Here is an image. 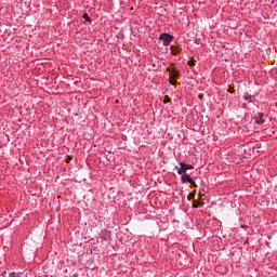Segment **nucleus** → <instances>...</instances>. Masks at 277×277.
Listing matches in <instances>:
<instances>
[{
	"mask_svg": "<svg viewBox=\"0 0 277 277\" xmlns=\"http://www.w3.org/2000/svg\"><path fill=\"white\" fill-rule=\"evenodd\" d=\"M188 66H192V67H194V66H196V60H194V57H192V60L190 61H188Z\"/></svg>",
	"mask_w": 277,
	"mask_h": 277,
	"instance_id": "nucleus-10",
	"label": "nucleus"
},
{
	"mask_svg": "<svg viewBox=\"0 0 277 277\" xmlns=\"http://www.w3.org/2000/svg\"><path fill=\"white\" fill-rule=\"evenodd\" d=\"M170 78H171V79H177V78H179V72H176V71H171V72H170Z\"/></svg>",
	"mask_w": 277,
	"mask_h": 277,
	"instance_id": "nucleus-9",
	"label": "nucleus"
},
{
	"mask_svg": "<svg viewBox=\"0 0 277 277\" xmlns=\"http://www.w3.org/2000/svg\"><path fill=\"white\" fill-rule=\"evenodd\" d=\"M180 174L182 175L181 181L183 184L190 183V185L196 187V182L194 181V179H192V175H189L188 173H180Z\"/></svg>",
	"mask_w": 277,
	"mask_h": 277,
	"instance_id": "nucleus-3",
	"label": "nucleus"
},
{
	"mask_svg": "<svg viewBox=\"0 0 277 277\" xmlns=\"http://www.w3.org/2000/svg\"><path fill=\"white\" fill-rule=\"evenodd\" d=\"M169 82L171 85H176V79H174V78H170Z\"/></svg>",
	"mask_w": 277,
	"mask_h": 277,
	"instance_id": "nucleus-11",
	"label": "nucleus"
},
{
	"mask_svg": "<svg viewBox=\"0 0 277 277\" xmlns=\"http://www.w3.org/2000/svg\"><path fill=\"white\" fill-rule=\"evenodd\" d=\"M199 98H202V95H199Z\"/></svg>",
	"mask_w": 277,
	"mask_h": 277,
	"instance_id": "nucleus-12",
	"label": "nucleus"
},
{
	"mask_svg": "<svg viewBox=\"0 0 277 277\" xmlns=\"http://www.w3.org/2000/svg\"><path fill=\"white\" fill-rule=\"evenodd\" d=\"M177 170V174H187V170H194V164H187L185 162H180V167H174Z\"/></svg>",
	"mask_w": 277,
	"mask_h": 277,
	"instance_id": "nucleus-2",
	"label": "nucleus"
},
{
	"mask_svg": "<svg viewBox=\"0 0 277 277\" xmlns=\"http://www.w3.org/2000/svg\"><path fill=\"white\" fill-rule=\"evenodd\" d=\"M171 53L172 55H179V53H181V49H179L177 47L171 45Z\"/></svg>",
	"mask_w": 277,
	"mask_h": 277,
	"instance_id": "nucleus-7",
	"label": "nucleus"
},
{
	"mask_svg": "<svg viewBox=\"0 0 277 277\" xmlns=\"http://www.w3.org/2000/svg\"><path fill=\"white\" fill-rule=\"evenodd\" d=\"M243 101H248L249 103H254L256 101V97L254 95H251L250 93H245L242 95Z\"/></svg>",
	"mask_w": 277,
	"mask_h": 277,
	"instance_id": "nucleus-6",
	"label": "nucleus"
},
{
	"mask_svg": "<svg viewBox=\"0 0 277 277\" xmlns=\"http://www.w3.org/2000/svg\"><path fill=\"white\" fill-rule=\"evenodd\" d=\"M159 40L162 41L163 47H170V44H172V41L174 40V36L168 32H162L159 36Z\"/></svg>",
	"mask_w": 277,
	"mask_h": 277,
	"instance_id": "nucleus-1",
	"label": "nucleus"
},
{
	"mask_svg": "<svg viewBox=\"0 0 277 277\" xmlns=\"http://www.w3.org/2000/svg\"><path fill=\"white\" fill-rule=\"evenodd\" d=\"M265 114L263 113H258L254 116L255 124H265Z\"/></svg>",
	"mask_w": 277,
	"mask_h": 277,
	"instance_id": "nucleus-5",
	"label": "nucleus"
},
{
	"mask_svg": "<svg viewBox=\"0 0 277 277\" xmlns=\"http://www.w3.org/2000/svg\"><path fill=\"white\" fill-rule=\"evenodd\" d=\"M100 237L104 241H111V230L105 229V228L102 229L101 233H100Z\"/></svg>",
	"mask_w": 277,
	"mask_h": 277,
	"instance_id": "nucleus-4",
	"label": "nucleus"
},
{
	"mask_svg": "<svg viewBox=\"0 0 277 277\" xmlns=\"http://www.w3.org/2000/svg\"><path fill=\"white\" fill-rule=\"evenodd\" d=\"M82 18L88 23H92V19L90 18V15H88V13H83Z\"/></svg>",
	"mask_w": 277,
	"mask_h": 277,
	"instance_id": "nucleus-8",
	"label": "nucleus"
}]
</instances>
